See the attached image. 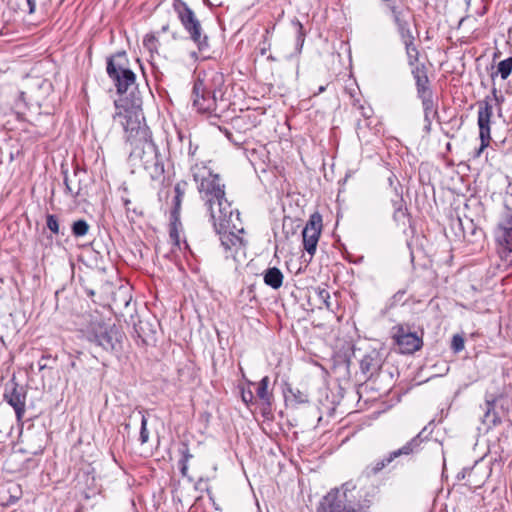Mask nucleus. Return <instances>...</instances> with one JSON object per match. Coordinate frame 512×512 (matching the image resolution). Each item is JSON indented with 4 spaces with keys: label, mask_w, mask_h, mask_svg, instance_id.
Returning a JSON list of instances; mask_svg holds the SVG:
<instances>
[{
    "label": "nucleus",
    "mask_w": 512,
    "mask_h": 512,
    "mask_svg": "<svg viewBox=\"0 0 512 512\" xmlns=\"http://www.w3.org/2000/svg\"><path fill=\"white\" fill-rule=\"evenodd\" d=\"M181 225L179 217L171 218L170 229H169V237L172 240L173 244L177 247H180V236H179V226Z\"/></svg>",
    "instance_id": "nucleus-34"
},
{
    "label": "nucleus",
    "mask_w": 512,
    "mask_h": 512,
    "mask_svg": "<svg viewBox=\"0 0 512 512\" xmlns=\"http://www.w3.org/2000/svg\"><path fill=\"white\" fill-rule=\"evenodd\" d=\"M293 397L296 403L301 404L308 402L307 395L301 393L300 391L293 393Z\"/></svg>",
    "instance_id": "nucleus-43"
},
{
    "label": "nucleus",
    "mask_w": 512,
    "mask_h": 512,
    "mask_svg": "<svg viewBox=\"0 0 512 512\" xmlns=\"http://www.w3.org/2000/svg\"><path fill=\"white\" fill-rule=\"evenodd\" d=\"M50 358V356H46V355H43L41 357V359L38 361V368L40 371L44 370L45 368H47V364H46V360H48Z\"/></svg>",
    "instance_id": "nucleus-46"
},
{
    "label": "nucleus",
    "mask_w": 512,
    "mask_h": 512,
    "mask_svg": "<svg viewBox=\"0 0 512 512\" xmlns=\"http://www.w3.org/2000/svg\"><path fill=\"white\" fill-rule=\"evenodd\" d=\"M451 348L454 352H460L464 349V339L459 334H456L452 338Z\"/></svg>",
    "instance_id": "nucleus-37"
},
{
    "label": "nucleus",
    "mask_w": 512,
    "mask_h": 512,
    "mask_svg": "<svg viewBox=\"0 0 512 512\" xmlns=\"http://www.w3.org/2000/svg\"><path fill=\"white\" fill-rule=\"evenodd\" d=\"M510 227L512 229V215L508 214L505 220L498 224L497 228H507Z\"/></svg>",
    "instance_id": "nucleus-44"
},
{
    "label": "nucleus",
    "mask_w": 512,
    "mask_h": 512,
    "mask_svg": "<svg viewBox=\"0 0 512 512\" xmlns=\"http://www.w3.org/2000/svg\"><path fill=\"white\" fill-rule=\"evenodd\" d=\"M241 398H242L244 403L250 404V403L253 402L254 394L252 393L251 390H242Z\"/></svg>",
    "instance_id": "nucleus-41"
},
{
    "label": "nucleus",
    "mask_w": 512,
    "mask_h": 512,
    "mask_svg": "<svg viewBox=\"0 0 512 512\" xmlns=\"http://www.w3.org/2000/svg\"><path fill=\"white\" fill-rule=\"evenodd\" d=\"M197 75L206 77V83L210 87V91L217 93L224 84V75L221 72L210 70L207 72H199Z\"/></svg>",
    "instance_id": "nucleus-23"
},
{
    "label": "nucleus",
    "mask_w": 512,
    "mask_h": 512,
    "mask_svg": "<svg viewBox=\"0 0 512 512\" xmlns=\"http://www.w3.org/2000/svg\"><path fill=\"white\" fill-rule=\"evenodd\" d=\"M422 106L424 110V120L426 122V128L430 129L432 120L437 116L438 112L435 107L433 96L429 98L422 99Z\"/></svg>",
    "instance_id": "nucleus-27"
},
{
    "label": "nucleus",
    "mask_w": 512,
    "mask_h": 512,
    "mask_svg": "<svg viewBox=\"0 0 512 512\" xmlns=\"http://www.w3.org/2000/svg\"><path fill=\"white\" fill-rule=\"evenodd\" d=\"M326 90V86H319L318 90L316 92H314V96L316 95H319L321 94L322 92H324Z\"/></svg>",
    "instance_id": "nucleus-49"
},
{
    "label": "nucleus",
    "mask_w": 512,
    "mask_h": 512,
    "mask_svg": "<svg viewBox=\"0 0 512 512\" xmlns=\"http://www.w3.org/2000/svg\"><path fill=\"white\" fill-rule=\"evenodd\" d=\"M304 230L309 232H319L321 234L322 230V217L319 213H314L310 216L308 222L306 223Z\"/></svg>",
    "instance_id": "nucleus-33"
},
{
    "label": "nucleus",
    "mask_w": 512,
    "mask_h": 512,
    "mask_svg": "<svg viewBox=\"0 0 512 512\" xmlns=\"http://www.w3.org/2000/svg\"><path fill=\"white\" fill-rule=\"evenodd\" d=\"M512 72V57H508L498 63L497 71L491 74L492 80L495 79L498 75L501 76L503 80L507 79Z\"/></svg>",
    "instance_id": "nucleus-29"
},
{
    "label": "nucleus",
    "mask_w": 512,
    "mask_h": 512,
    "mask_svg": "<svg viewBox=\"0 0 512 512\" xmlns=\"http://www.w3.org/2000/svg\"><path fill=\"white\" fill-rule=\"evenodd\" d=\"M356 488L352 481L345 482L341 488L331 489L321 500L318 512H368V509L373 503L375 496V489L366 492L359 501L356 507H347V492Z\"/></svg>",
    "instance_id": "nucleus-3"
},
{
    "label": "nucleus",
    "mask_w": 512,
    "mask_h": 512,
    "mask_svg": "<svg viewBox=\"0 0 512 512\" xmlns=\"http://www.w3.org/2000/svg\"><path fill=\"white\" fill-rule=\"evenodd\" d=\"M86 335L90 342L106 351L116 350L122 339V332L116 325L107 324L98 319L91 320L86 328Z\"/></svg>",
    "instance_id": "nucleus-6"
},
{
    "label": "nucleus",
    "mask_w": 512,
    "mask_h": 512,
    "mask_svg": "<svg viewBox=\"0 0 512 512\" xmlns=\"http://www.w3.org/2000/svg\"><path fill=\"white\" fill-rule=\"evenodd\" d=\"M491 94H492V97L487 96L490 99L491 102L494 100L497 104H500V103H502L504 101L503 96L498 95V90L495 87V85H493V87L491 89Z\"/></svg>",
    "instance_id": "nucleus-40"
},
{
    "label": "nucleus",
    "mask_w": 512,
    "mask_h": 512,
    "mask_svg": "<svg viewBox=\"0 0 512 512\" xmlns=\"http://www.w3.org/2000/svg\"><path fill=\"white\" fill-rule=\"evenodd\" d=\"M143 43L144 46L151 52L157 49V39L154 35H146Z\"/></svg>",
    "instance_id": "nucleus-39"
},
{
    "label": "nucleus",
    "mask_w": 512,
    "mask_h": 512,
    "mask_svg": "<svg viewBox=\"0 0 512 512\" xmlns=\"http://www.w3.org/2000/svg\"><path fill=\"white\" fill-rule=\"evenodd\" d=\"M215 231L220 237L221 246L224 248L226 253L233 255L241 249L245 243L240 234L244 233V228L240 219V213L238 210H232L231 214L225 213L224 222L221 225L220 219H211Z\"/></svg>",
    "instance_id": "nucleus-4"
},
{
    "label": "nucleus",
    "mask_w": 512,
    "mask_h": 512,
    "mask_svg": "<svg viewBox=\"0 0 512 512\" xmlns=\"http://www.w3.org/2000/svg\"><path fill=\"white\" fill-rule=\"evenodd\" d=\"M141 103H142V101H141L140 97L133 96V99L131 101L132 107H140Z\"/></svg>",
    "instance_id": "nucleus-48"
},
{
    "label": "nucleus",
    "mask_w": 512,
    "mask_h": 512,
    "mask_svg": "<svg viewBox=\"0 0 512 512\" xmlns=\"http://www.w3.org/2000/svg\"><path fill=\"white\" fill-rule=\"evenodd\" d=\"M178 453L180 454V459L178 461V467L180 469V473L183 477L188 476V463L193 458V454H191L189 445L186 441H182L178 447Z\"/></svg>",
    "instance_id": "nucleus-21"
},
{
    "label": "nucleus",
    "mask_w": 512,
    "mask_h": 512,
    "mask_svg": "<svg viewBox=\"0 0 512 512\" xmlns=\"http://www.w3.org/2000/svg\"><path fill=\"white\" fill-rule=\"evenodd\" d=\"M203 481H204V479H203V478H200V479L197 481L195 488H196V489H198V488L200 487V485H201V483H202Z\"/></svg>",
    "instance_id": "nucleus-51"
},
{
    "label": "nucleus",
    "mask_w": 512,
    "mask_h": 512,
    "mask_svg": "<svg viewBox=\"0 0 512 512\" xmlns=\"http://www.w3.org/2000/svg\"><path fill=\"white\" fill-rule=\"evenodd\" d=\"M495 238L504 252H512V229L510 227L496 228Z\"/></svg>",
    "instance_id": "nucleus-24"
},
{
    "label": "nucleus",
    "mask_w": 512,
    "mask_h": 512,
    "mask_svg": "<svg viewBox=\"0 0 512 512\" xmlns=\"http://www.w3.org/2000/svg\"><path fill=\"white\" fill-rule=\"evenodd\" d=\"M188 183L186 181H179L174 186L175 196L173 198V208L171 211V218L180 217L182 200L186 194Z\"/></svg>",
    "instance_id": "nucleus-18"
},
{
    "label": "nucleus",
    "mask_w": 512,
    "mask_h": 512,
    "mask_svg": "<svg viewBox=\"0 0 512 512\" xmlns=\"http://www.w3.org/2000/svg\"><path fill=\"white\" fill-rule=\"evenodd\" d=\"M134 331L138 338V343L140 342L141 344L147 343L155 334L153 325L144 320H139L134 324Z\"/></svg>",
    "instance_id": "nucleus-19"
},
{
    "label": "nucleus",
    "mask_w": 512,
    "mask_h": 512,
    "mask_svg": "<svg viewBox=\"0 0 512 512\" xmlns=\"http://www.w3.org/2000/svg\"><path fill=\"white\" fill-rule=\"evenodd\" d=\"M168 30V25L162 27V31L166 32Z\"/></svg>",
    "instance_id": "nucleus-52"
},
{
    "label": "nucleus",
    "mask_w": 512,
    "mask_h": 512,
    "mask_svg": "<svg viewBox=\"0 0 512 512\" xmlns=\"http://www.w3.org/2000/svg\"><path fill=\"white\" fill-rule=\"evenodd\" d=\"M192 175L197 183L200 199L204 202L211 219H220L224 225L225 213L231 214L232 204L227 200L225 185L218 174L204 165L192 167Z\"/></svg>",
    "instance_id": "nucleus-2"
},
{
    "label": "nucleus",
    "mask_w": 512,
    "mask_h": 512,
    "mask_svg": "<svg viewBox=\"0 0 512 512\" xmlns=\"http://www.w3.org/2000/svg\"><path fill=\"white\" fill-rule=\"evenodd\" d=\"M394 208L393 218L396 222L402 221L406 217L407 208L402 196V190L395 187V198L391 200Z\"/></svg>",
    "instance_id": "nucleus-22"
},
{
    "label": "nucleus",
    "mask_w": 512,
    "mask_h": 512,
    "mask_svg": "<svg viewBox=\"0 0 512 512\" xmlns=\"http://www.w3.org/2000/svg\"><path fill=\"white\" fill-rule=\"evenodd\" d=\"M141 416V429L139 440L141 444H145L149 440V431L147 429V418L141 412L138 413Z\"/></svg>",
    "instance_id": "nucleus-36"
},
{
    "label": "nucleus",
    "mask_w": 512,
    "mask_h": 512,
    "mask_svg": "<svg viewBox=\"0 0 512 512\" xmlns=\"http://www.w3.org/2000/svg\"><path fill=\"white\" fill-rule=\"evenodd\" d=\"M314 296L319 304V307H321V305H324L327 309H331V303L329 301L330 293L327 289L320 287L315 288Z\"/></svg>",
    "instance_id": "nucleus-32"
},
{
    "label": "nucleus",
    "mask_w": 512,
    "mask_h": 512,
    "mask_svg": "<svg viewBox=\"0 0 512 512\" xmlns=\"http://www.w3.org/2000/svg\"><path fill=\"white\" fill-rule=\"evenodd\" d=\"M130 204V200H125V206Z\"/></svg>",
    "instance_id": "nucleus-53"
},
{
    "label": "nucleus",
    "mask_w": 512,
    "mask_h": 512,
    "mask_svg": "<svg viewBox=\"0 0 512 512\" xmlns=\"http://www.w3.org/2000/svg\"><path fill=\"white\" fill-rule=\"evenodd\" d=\"M193 106L201 113H211L216 109V93L210 91V87L206 83V77L197 75L193 90Z\"/></svg>",
    "instance_id": "nucleus-11"
},
{
    "label": "nucleus",
    "mask_w": 512,
    "mask_h": 512,
    "mask_svg": "<svg viewBox=\"0 0 512 512\" xmlns=\"http://www.w3.org/2000/svg\"><path fill=\"white\" fill-rule=\"evenodd\" d=\"M426 427L423 428L415 437L405 443L402 447L393 450L382 458L376 459L368 464L362 471V476L372 477L378 475L385 468L394 464V462L402 456H410L421 450L422 443L428 440Z\"/></svg>",
    "instance_id": "nucleus-5"
},
{
    "label": "nucleus",
    "mask_w": 512,
    "mask_h": 512,
    "mask_svg": "<svg viewBox=\"0 0 512 512\" xmlns=\"http://www.w3.org/2000/svg\"><path fill=\"white\" fill-rule=\"evenodd\" d=\"M493 116V105L488 97L478 103V118L477 123L479 127V138L481 144L475 151V157H479L481 153L489 146L491 140L490 123Z\"/></svg>",
    "instance_id": "nucleus-12"
},
{
    "label": "nucleus",
    "mask_w": 512,
    "mask_h": 512,
    "mask_svg": "<svg viewBox=\"0 0 512 512\" xmlns=\"http://www.w3.org/2000/svg\"><path fill=\"white\" fill-rule=\"evenodd\" d=\"M393 339L404 354H411L422 347V339L415 332H411L408 326L403 324L392 328Z\"/></svg>",
    "instance_id": "nucleus-13"
},
{
    "label": "nucleus",
    "mask_w": 512,
    "mask_h": 512,
    "mask_svg": "<svg viewBox=\"0 0 512 512\" xmlns=\"http://www.w3.org/2000/svg\"><path fill=\"white\" fill-rule=\"evenodd\" d=\"M502 399V395L496 396L494 394L486 393L485 396V413L483 422L487 425H497L501 422L498 413L495 410L496 403Z\"/></svg>",
    "instance_id": "nucleus-15"
},
{
    "label": "nucleus",
    "mask_w": 512,
    "mask_h": 512,
    "mask_svg": "<svg viewBox=\"0 0 512 512\" xmlns=\"http://www.w3.org/2000/svg\"><path fill=\"white\" fill-rule=\"evenodd\" d=\"M29 14H33L36 10V0H26Z\"/></svg>",
    "instance_id": "nucleus-47"
},
{
    "label": "nucleus",
    "mask_w": 512,
    "mask_h": 512,
    "mask_svg": "<svg viewBox=\"0 0 512 512\" xmlns=\"http://www.w3.org/2000/svg\"><path fill=\"white\" fill-rule=\"evenodd\" d=\"M283 279V273L277 267H269L263 272L264 283L275 290L282 286Z\"/></svg>",
    "instance_id": "nucleus-20"
},
{
    "label": "nucleus",
    "mask_w": 512,
    "mask_h": 512,
    "mask_svg": "<svg viewBox=\"0 0 512 512\" xmlns=\"http://www.w3.org/2000/svg\"><path fill=\"white\" fill-rule=\"evenodd\" d=\"M126 144L130 147L128 160L132 166H141L152 180L164 178L165 156L152 139L149 127L137 113L125 115Z\"/></svg>",
    "instance_id": "nucleus-1"
},
{
    "label": "nucleus",
    "mask_w": 512,
    "mask_h": 512,
    "mask_svg": "<svg viewBox=\"0 0 512 512\" xmlns=\"http://www.w3.org/2000/svg\"><path fill=\"white\" fill-rule=\"evenodd\" d=\"M269 383V377L264 376L258 383L256 395L262 401V404L270 409L272 405L273 395L271 392L268 391Z\"/></svg>",
    "instance_id": "nucleus-25"
},
{
    "label": "nucleus",
    "mask_w": 512,
    "mask_h": 512,
    "mask_svg": "<svg viewBox=\"0 0 512 512\" xmlns=\"http://www.w3.org/2000/svg\"><path fill=\"white\" fill-rule=\"evenodd\" d=\"M400 39L405 46L406 54H407L410 64H412L413 61H417L418 60V50L414 44L415 37H414L413 33L403 36Z\"/></svg>",
    "instance_id": "nucleus-28"
},
{
    "label": "nucleus",
    "mask_w": 512,
    "mask_h": 512,
    "mask_svg": "<svg viewBox=\"0 0 512 512\" xmlns=\"http://www.w3.org/2000/svg\"><path fill=\"white\" fill-rule=\"evenodd\" d=\"M87 172L79 167L74 169L72 177L68 176L65 172L64 185L65 192L73 198H83L87 195V185L85 179Z\"/></svg>",
    "instance_id": "nucleus-14"
},
{
    "label": "nucleus",
    "mask_w": 512,
    "mask_h": 512,
    "mask_svg": "<svg viewBox=\"0 0 512 512\" xmlns=\"http://www.w3.org/2000/svg\"><path fill=\"white\" fill-rule=\"evenodd\" d=\"M473 473V469L471 468H463L458 474H457V479L458 480H463L466 478V476L468 475L469 477L472 475Z\"/></svg>",
    "instance_id": "nucleus-45"
},
{
    "label": "nucleus",
    "mask_w": 512,
    "mask_h": 512,
    "mask_svg": "<svg viewBox=\"0 0 512 512\" xmlns=\"http://www.w3.org/2000/svg\"><path fill=\"white\" fill-rule=\"evenodd\" d=\"M381 1L383 2L385 12L391 16L399 37L411 34L410 21L412 14L409 7L402 0Z\"/></svg>",
    "instance_id": "nucleus-8"
},
{
    "label": "nucleus",
    "mask_w": 512,
    "mask_h": 512,
    "mask_svg": "<svg viewBox=\"0 0 512 512\" xmlns=\"http://www.w3.org/2000/svg\"><path fill=\"white\" fill-rule=\"evenodd\" d=\"M381 365L382 361L380 355L375 350L364 355V357L360 361V369L364 374L373 375L380 369Z\"/></svg>",
    "instance_id": "nucleus-17"
},
{
    "label": "nucleus",
    "mask_w": 512,
    "mask_h": 512,
    "mask_svg": "<svg viewBox=\"0 0 512 512\" xmlns=\"http://www.w3.org/2000/svg\"><path fill=\"white\" fill-rule=\"evenodd\" d=\"M413 76L416 82L417 95L422 100L433 96V92L429 86V79L425 68L417 67L413 70Z\"/></svg>",
    "instance_id": "nucleus-16"
},
{
    "label": "nucleus",
    "mask_w": 512,
    "mask_h": 512,
    "mask_svg": "<svg viewBox=\"0 0 512 512\" xmlns=\"http://www.w3.org/2000/svg\"><path fill=\"white\" fill-rule=\"evenodd\" d=\"M178 10V15L185 30L189 33L191 40L197 45L199 51H204L209 47L207 35L202 34V27L194 12L182 3Z\"/></svg>",
    "instance_id": "nucleus-10"
},
{
    "label": "nucleus",
    "mask_w": 512,
    "mask_h": 512,
    "mask_svg": "<svg viewBox=\"0 0 512 512\" xmlns=\"http://www.w3.org/2000/svg\"><path fill=\"white\" fill-rule=\"evenodd\" d=\"M46 226L50 230V232L54 235L60 234V224L59 219L54 214H47L46 215Z\"/></svg>",
    "instance_id": "nucleus-35"
},
{
    "label": "nucleus",
    "mask_w": 512,
    "mask_h": 512,
    "mask_svg": "<svg viewBox=\"0 0 512 512\" xmlns=\"http://www.w3.org/2000/svg\"><path fill=\"white\" fill-rule=\"evenodd\" d=\"M363 112H362V115L365 117V118H369L370 117V112H371V109H368L367 111L362 108Z\"/></svg>",
    "instance_id": "nucleus-50"
},
{
    "label": "nucleus",
    "mask_w": 512,
    "mask_h": 512,
    "mask_svg": "<svg viewBox=\"0 0 512 512\" xmlns=\"http://www.w3.org/2000/svg\"><path fill=\"white\" fill-rule=\"evenodd\" d=\"M388 183H389L390 187L393 188L394 191H395V187H397L399 190H402V187L394 174H391L388 177Z\"/></svg>",
    "instance_id": "nucleus-42"
},
{
    "label": "nucleus",
    "mask_w": 512,
    "mask_h": 512,
    "mask_svg": "<svg viewBox=\"0 0 512 512\" xmlns=\"http://www.w3.org/2000/svg\"><path fill=\"white\" fill-rule=\"evenodd\" d=\"M302 236H303L304 249L311 256H313L316 251V248H317V243L319 241L320 233L314 232V231L309 232V231L303 229Z\"/></svg>",
    "instance_id": "nucleus-26"
},
{
    "label": "nucleus",
    "mask_w": 512,
    "mask_h": 512,
    "mask_svg": "<svg viewBox=\"0 0 512 512\" xmlns=\"http://www.w3.org/2000/svg\"><path fill=\"white\" fill-rule=\"evenodd\" d=\"M293 24L297 27V42L300 47H302L305 39V31L303 25L299 20H294Z\"/></svg>",
    "instance_id": "nucleus-38"
},
{
    "label": "nucleus",
    "mask_w": 512,
    "mask_h": 512,
    "mask_svg": "<svg viewBox=\"0 0 512 512\" xmlns=\"http://www.w3.org/2000/svg\"><path fill=\"white\" fill-rule=\"evenodd\" d=\"M89 224L84 219H78L74 221L71 225L72 235L76 238H80L85 236L89 231Z\"/></svg>",
    "instance_id": "nucleus-30"
},
{
    "label": "nucleus",
    "mask_w": 512,
    "mask_h": 512,
    "mask_svg": "<svg viewBox=\"0 0 512 512\" xmlns=\"http://www.w3.org/2000/svg\"><path fill=\"white\" fill-rule=\"evenodd\" d=\"M27 387L17 382L15 375L4 385L3 400L14 410L18 422L26 412Z\"/></svg>",
    "instance_id": "nucleus-9"
},
{
    "label": "nucleus",
    "mask_w": 512,
    "mask_h": 512,
    "mask_svg": "<svg viewBox=\"0 0 512 512\" xmlns=\"http://www.w3.org/2000/svg\"><path fill=\"white\" fill-rule=\"evenodd\" d=\"M45 83H46L45 80L39 79V78L28 80L27 83H26L27 90L26 91H20L19 99L25 103L26 102V96L27 95H29V96L32 95V88H34V87L41 88Z\"/></svg>",
    "instance_id": "nucleus-31"
},
{
    "label": "nucleus",
    "mask_w": 512,
    "mask_h": 512,
    "mask_svg": "<svg viewBox=\"0 0 512 512\" xmlns=\"http://www.w3.org/2000/svg\"><path fill=\"white\" fill-rule=\"evenodd\" d=\"M125 52H118L107 59L106 71L113 80L118 94L127 92L130 86L135 84L136 76L132 70L125 67Z\"/></svg>",
    "instance_id": "nucleus-7"
}]
</instances>
